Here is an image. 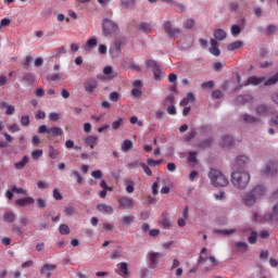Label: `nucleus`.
Masks as SVG:
<instances>
[{
	"instance_id": "nucleus-1",
	"label": "nucleus",
	"mask_w": 278,
	"mask_h": 278,
	"mask_svg": "<svg viewBox=\"0 0 278 278\" xmlns=\"http://www.w3.org/2000/svg\"><path fill=\"white\" fill-rule=\"evenodd\" d=\"M267 192L266 186L256 185L241 195V201L245 207H253L266 197Z\"/></svg>"
},
{
	"instance_id": "nucleus-2",
	"label": "nucleus",
	"mask_w": 278,
	"mask_h": 278,
	"mask_svg": "<svg viewBox=\"0 0 278 278\" xmlns=\"http://www.w3.org/2000/svg\"><path fill=\"white\" fill-rule=\"evenodd\" d=\"M230 182L235 190H247L251 184V173L247 169H233Z\"/></svg>"
},
{
	"instance_id": "nucleus-3",
	"label": "nucleus",
	"mask_w": 278,
	"mask_h": 278,
	"mask_svg": "<svg viewBox=\"0 0 278 278\" xmlns=\"http://www.w3.org/2000/svg\"><path fill=\"white\" fill-rule=\"evenodd\" d=\"M208 178L212 186L215 188H226V186H229V179H227V176L218 169H211Z\"/></svg>"
},
{
	"instance_id": "nucleus-4",
	"label": "nucleus",
	"mask_w": 278,
	"mask_h": 278,
	"mask_svg": "<svg viewBox=\"0 0 278 278\" xmlns=\"http://www.w3.org/2000/svg\"><path fill=\"white\" fill-rule=\"evenodd\" d=\"M118 34V25L112 20H103L102 22V36L104 38H113V36H116Z\"/></svg>"
},
{
	"instance_id": "nucleus-5",
	"label": "nucleus",
	"mask_w": 278,
	"mask_h": 278,
	"mask_svg": "<svg viewBox=\"0 0 278 278\" xmlns=\"http://www.w3.org/2000/svg\"><path fill=\"white\" fill-rule=\"evenodd\" d=\"M118 210H134L136 207V201L134 198H129L127 195H123L118 199Z\"/></svg>"
},
{
	"instance_id": "nucleus-6",
	"label": "nucleus",
	"mask_w": 278,
	"mask_h": 278,
	"mask_svg": "<svg viewBox=\"0 0 278 278\" xmlns=\"http://www.w3.org/2000/svg\"><path fill=\"white\" fill-rule=\"evenodd\" d=\"M262 173L268 177H275L278 173V161H269Z\"/></svg>"
},
{
	"instance_id": "nucleus-7",
	"label": "nucleus",
	"mask_w": 278,
	"mask_h": 278,
	"mask_svg": "<svg viewBox=\"0 0 278 278\" xmlns=\"http://www.w3.org/2000/svg\"><path fill=\"white\" fill-rule=\"evenodd\" d=\"M164 257V254L160 252H150L149 253V268H155L160 264V260Z\"/></svg>"
},
{
	"instance_id": "nucleus-8",
	"label": "nucleus",
	"mask_w": 278,
	"mask_h": 278,
	"mask_svg": "<svg viewBox=\"0 0 278 278\" xmlns=\"http://www.w3.org/2000/svg\"><path fill=\"white\" fill-rule=\"evenodd\" d=\"M235 164L239 166V168H244V166L251 164V156L248 154H239L235 157Z\"/></svg>"
},
{
	"instance_id": "nucleus-9",
	"label": "nucleus",
	"mask_w": 278,
	"mask_h": 278,
	"mask_svg": "<svg viewBox=\"0 0 278 278\" xmlns=\"http://www.w3.org/2000/svg\"><path fill=\"white\" fill-rule=\"evenodd\" d=\"M147 66H149V68H152L154 73V79L156 81H160V79H162V70H160V65H157V62L153 60H149L147 62Z\"/></svg>"
},
{
	"instance_id": "nucleus-10",
	"label": "nucleus",
	"mask_w": 278,
	"mask_h": 278,
	"mask_svg": "<svg viewBox=\"0 0 278 278\" xmlns=\"http://www.w3.org/2000/svg\"><path fill=\"white\" fill-rule=\"evenodd\" d=\"M164 29L166 34L170 36V38H175V36H179V34H181V28H173V25L170 24V22H166L164 24Z\"/></svg>"
},
{
	"instance_id": "nucleus-11",
	"label": "nucleus",
	"mask_w": 278,
	"mask_h": 278,
	"mask_svg": "<svg viewBox=\"0 0 278 278\" xmlns=\"http://www.w3.org/2000/svg\"><path fill=\"white\" fill-rule=\"evenodd\" d=\"M34 203H36V200H34L33 197H26L15 200V204L18 207H27L28 205H34Z\"/></svg>"
},
{
	"instance_id": "nucleus-12",
	"label": "nucleus",
	"mask_w": 278,
	"mask_h": 278,
	"mask_svg": "<svg viewBox=\"0 0 278 278\" xmlns=\"http://www.w3.org/2000/svg\"><path fill=\"white\" fill-rule=\"evenodd\" d=\"M58 268V265H53V264H45L41 267V275H43V277L46 278H51V273H53V270H55Z\"/></svg>"
},
{
	"instance_id": "nucleus-13",
	"label": "nucleus",
	"mask_w": 278,
	"mask_h": 278,
	"mask_svg": "<svg viewBox=\"0 0 278 278\" xmlns=\"http://www.w3.org/2000/svg\"><path fill=\"white\" fill-rule=\"evenodd\" d=\"M121 41H115L113 45H111L109 53L112 55V58H119L121 56Z\"/></svg>"
},
{
	"instance_id": "nucleus-14",
	"label": "nucleus",
	"mask_w": 278,
	"mask_h": 278,
	"mask_svg": "<svg viewBox=\"0 0 278 278\" xmlns=\"http://www.w3.org/2000/svg\"><path fill=\"white\" fill-rule=\"evenodd\" d=\"M97 210L101 214H106L108 216H112V214H114V207L105 203L98 204Z\"/></svg>"
},
{
	"instance_id": "nucleus-15",
	"label": "nucleus",
	"mask_w": 278,
	"mask_h": 278,
	"mask_svg": "<svg viewBox=\"0 0 278 278\" xmlns=\"http://www.w3.org/2000/svg\"><path fill=\"white\" fill-rule=\"evenodd\" d=\"M219 144L223 149H229L230 147H233V137L229 135L222 137Z\"/></svg>"
},
{
	"instance_id": "nucleus-16",
	"label": "nucleus",
	"mask_w": 278,
	"mask_h": 278,
	"mask_svg": "<svg viewBox=\"0 0 278 278\" xmlns=\"http://www.w3.org/2000/svg\"><path fill=\"white\" fill-rule=\"evenodd\" d=\"M98 87L99 83L96 79H90L85 83V90L89 94H92V92H94V90H97Z\"/></svg>"
},
{
	"instance_id": "nucleus-17",
	"label": "nucleus",
	"mask_w": 278,
	"mask_h": 278,
	"mask_svg": "<svg viewBox=\"0 0 278 278\" xmlns=\"http://www.w3.org/2000/svg\"><path fill=\"white\" fill-rule=\"evenodd\" d=\"M97 45H99V40H97V37H90L84 45V49L85 51H92V49H94Z\"/></svg>"
},
{
	"instance_id": "nucleus-18",
	"label": "nucleus",
	"mask_w": 278,
	"mask_h": 278,
	"mask_svg": "<svg viewBox=\"0 0 278 278\" xmlns=\"http://www.w3.org/2000/svg\"><path fill=\"white\" fill-rule=\"evenodd\" d=\"M210 42H211L210 53L215 58H218V55H220V49H218V41L215 39H211Z\"/></svg>"
},
{
	"instance_id": "nucleus-19",
	"label": "nucleus",
	"mask_w": 278,
	"mask_h": 278,
	"mask_svg": "<svg viewBox=\"0 0 278 278\" xmlns=\"http://www.w3.org/2000/svg\"><path fill=\"white\" fill-rule=\"evenodd\" d=\"M241 118L244 123H247L248 125H253L255 123H260V119L249 113H243L241 115Z\"/></svg>"
},
{
	"instance_id": "nucleus-20",
	"label": "nucleus",
	"mask_w": 278,
	"mask_h": 278,
	"mask_svg": "<svg viewBox=\"0 0 278 278\" xmlns=\"http://www.w3.org/2000/svg\"><path fill=\"white\" fill-rule=\"evenodd\" d=\"M252 99L253 97H251L250 94L238 96L235 100V103L237 105H245V103H249Z\"/></svg>"
},
{
	"instance_id": "nucleus-21",
	"label": "nucleus",
	"mask_w": 278,
	"mask_h": 278,
	"mask_svg": "<svg viewBox=\"0 0 278 278\" xmlns=\"http://www.w3.org/2000/svg\"><path fill=\"white\" fill-rule=\"evenodd\" d=\"M27 164H29V156L25 155L22 157L21 161L16 162L14 164L16 170H23V168H25V166H27Z\"/></svg>"
},
{
	"instance_id": "nucleus-22",
	"label": "nucleus",
	"mask_w": 278,
	"mask_h": 278,
	"mask_svg": "<svg viewBox=\"0 0 278 278\" xmlns=\"http://www.w3.org/2000/svg\"><path fill=\"white\" fill-rule=\"evenodd\" d=\"M194 93L189 92L185 99L180 101L181 108H186V105H190V103H194Z\"/></svg>"
},
{
	"instance_id": "nucleus-23",
	"label": "nucleus",
	"mask_w": 278,
	"mask_h": 278,
	"mask_svg": "<svg viewBox=\"0 0 278 278\" xmlns=\"http://www.w3.org/2000/svg\"><path fill=\"white\" fill-rule=\"evenodd\" d=\"M153 29V25L151 23L142 22L139 24V30L142 31V34H151Z\"/></svg>"
},
{
	"instance_id": "nucleus-24",
	"label": "nucleus",
	"mask_w": 278,
	"mask_h": 278,
	"mask_svg": "<svg viewBox=\"0 0 278 278\" xmlns=\"http://www.w3.org/2000/svg\"><path fill=\"white\" fill-rule=\"evenodd\" d=\"M48 155L50 160H58L60 157V150L53 148V146L48 147Z\"/></svg>"
},
{
	"instance_id": "nucleus-25",
	"label": "nucleus",
	"mask_w": 278,
	"mask_h": 278,
	"mask_svg": "<svg viewBox=\"0 0 278 278\" xmlns=\"http://www.w3.org/2000/svg\"><path fill=\"white\" fill-rule=\"evenodd\" d=\"M214 38L215 40H226L227 33L224 29L217 28L214 31Z\"/></svg>"
},
{
	"instance_id": "nucleus-26",
	"label": "nucleus",
	"mask_w": 278,
	"mask_h": 278,
	"mask_svg": "<svg viewBox=\"0 0 278 278\" xmlns=\"http://www.w3.org/2000/svg\"><path fill=\"white\" fill-rule=\"evenodd\" d=\"M244 47V43L242 41H235L227 46V49L229 51H238V49H242Z\"/></svg>"
},
{
	"instance_id": "nucleus-27",
	"label": "nucleus",
	"mask_w": 278,
	"mask_h": 278,
	"mask_svg": "<svg viewBox=\"0 0 278 278\" xmlns=\"http://www.w3.org/2000/svg\"><path fill=\"white\" fill-rule=\"evenodd\" d=\"M131 149H134V142H131L129 139L124 140L122 144V151L127 153L128 151H131Z\"/></svg>"
},
{
	"instance_id": "nucleus-28",
	"label": "nucleus",
	"mask_w": 278,
	"mask_h": 278,
	"mask_svg": "<svg viewBox=\"0 0 278 278\" xmlns=\"http://www.w3.org/2000/svg\"><path fill=\"white\" fill-rule=\"evenodd\" d=\"M97 140H99V137L97 136H88L85 139V142L88 147H90V149H94V144L97 143Z\"/></svg>"
},
{
	"instance_id": "nucleus-29",
	"label": "nucleus",
	"mask_w": 278,
	"mask_h": 278,
	"mask_svg": "<svg viewBox=\"0 0 278 278\" xmlns=\"http://www.w3.org/2000/svg\"><path fill=\"white\" fill-rule=\"evenodd\" d=\"M268 105L266 104H258L256 106V114H258L260 116H264V114H268Z\"/></svg>"
},
{
	"instance_id": "nucleus-30",
	"label": "nucleus",
	"mask_w": 278,
	"mask_h": 278,
	"mask_svg": "<svg viewBox=\"0 0 278 278\" xmlns=\"http://www.w3.org/2000/svg\"><path fill=\"white\" fill-rule=\"evenodd\" d=\"M48 134L52 137L62 136V134H64V130H62V128L60 127H51L49 128Z\"/></svg>"
},
{
	"instance_id": "nucleus-31",
	"label": "nucleus",
	"mask_w": 278,
	"mask_h": 278,
	"mask_svg": "<svg viewBox=\"0 0 278 278\" xmlns=\"http://www.w3.org/2000/svg\"><path fill=\"white\" fill-rule=\"evenodd\" d=\"M36 77L34 76V74H25L22 81H24V84H27L28 86H31V84H34Z\"/></svg>"
},
{
	"instance_id": "nucleus-32",
	"label": "nucleus",
	"mask_w": 278,
	"mask_h": 278,
	"mask_svg": "<svg viewBox=\"0 0 278 278\" xmlns=\"http://www.w3.org/2000/svg\"><path fill=\"white\" fill-rule=\"evenodd\" d=\"M62 77H64V74L62 73H55V74H49L47 76V79L49 81H60V79H62Z\"/></svg>"
},
{
	"instance_id": "nucleus-33",
	"label": "nucleus",
	"mask_w": 278,
	"mask_h": 278,
	"mask_svg": "<svg viewBox=\"0 0 278 278\" xmlns=\"http://www.w3.org/2000/svg\"><path fill=\"white\" fill-rule=\"evenodd\" d=\"M3 219L5 223H14L16 220V215L12 212L4 213Z\"/></svg>"
},
{
	"instance_id": "nucleus-34",
	"label": "nucleus",
	"mask_w": 278,
	"mask_h": 278,
	"mask_svg": "<svg viewBox=\"0 0 278 278\" xmlns=\"http://www.w3.org/2000/svg\"><path fill=\"white\" fill-rule=\"evenodd\" d=\"M59 231L61 236H68L71 233V228H68V225L61 224L59 227Z\"/></svg>"
},
{
	"instance_id": "nucleus-35",
	"label": "nucleus",
	"mask_w": 278,
	"mask_h": 278,
	"mask_svg": "<svg viewBox=\"0 0 278 278\" xmlns=\"http://www.w3.org/2000/svg\"><path fill=\"white\" fill-rule=\"evenodd\" d=\"M121 5L127 10V8H134L136 5V0H121Z\"/></svg>"
},
{
	"instance_id": "nucleus-36",
	"label": "nucleus",
	"mask_w": 278,
	"mask_h": 278,
	"mask_svg": "<svg viewBox=\"0 0 278 278\" xmlns=\"http://www.w3.org/2000/svg\"><path fill=\"white\" fill-rule=\"evenodd\" d=\"M36 207H38V210H45V207H47V199H45V198L37 199Z\"/></svg>"
},
{
	"instance_id": "nucleus-37",
	"label": "nucleus",
	"mask_w": 278,
	"mask_h": 278,
	"mask_svg": "<svg viewBox=\"0 0 278 278\" xmlns=\"http://www.w3.org/2000/svg\"><path fill=\"white\" fill-rule=\"evenodd\" d=\"M214 233H220L222 236H230V233H236V229H217Z\"/></svg>"
},
{
	"instance_id": "nucleus-38",
	"label": "nucleus",
	"mask_w": 278,
	"mask_h": 278,
	"mask_svg": "<svg viewBox=\"0 0 278 278\" xmlns=\"http://www.w3.org/2000/svg\"><path fill=\"white\" fill-rule=\"evenodd\" d=\"M242 33V28H240L239 25H232L230 28V34L231 36H240V34Z\"/></svg>"
},
{
	"instance_id": "nucleus-39",
	"label": "nucleus",
	"mask_w": 278,
	"mask_h": 278,
	"mask_svg": "<svg viewBox=\"0 0 278 278\" xmlns=\"http://www.w3.org/2000/svg\"><path fill=\"white\" fill-rule=\"evenodd\" d=\"M162 162H164V160H156V161L153 159L147 160L148 166H151L152 168H155V166H160V164H162Z\"/></svg>"
},
{
	"instance_id": "nucleus-40",
	"label": "nucleus",
	"mask_w": 278,
	"mask_h": 278,
	"mask_svg": "<svg viewBox=\"0 0 278 278\" xmlns=\"http://www.w3.org/2000/svg\"><path fill=\"white\" fill-rule=\"evenodd\" d=\"M134 218L135 217L131 215H126V216L122 217V223L124 225H126V227H129V225H131V223H134Z\"/></svg>"
},
{
	"instance_id": "nucleus-41",
	"label": "nucleus",
	"mask_w": 278,
	"mask_h": 278,
	"mask_svg": "<svg viewBox=\"0 0 278 278\" xmlns=\"http://www.w3.org/2000/svg\"><path fill=\"white\" fill-rule=\"evenodd\" d=\"M118 270L123 273V275H129V269L127 268V263H118L117 264Z\"/></svg>"
},
{
	"instance_id": "nucleus-42",
	"label": "nucleus",
	"mask_w": 278,
	"mask_h": 278,
	"mask_svg": "<svg viewBox=\"0 0 278 278\" xmlns=\"http://www.w3.org/2000/svg\"><path fill=\"white\" fill-rule=\"evenodd\" d=\"M250 244H255L257 242V231L253 230L251 236L248 238Z\"/></svg>"
},
{
	"instance_id": "nucleus-43",
	"label": "nucleus",
	"mask_w": 278,
	"mask_h": 278,
	"mask_svg": "<svg viewBox=\"0 0 278 278\" xmlns=\"http://www.w3.org/2000/svg\"><path fill=\"white\" fill-rule=\"evenodd\" d=\"M42 153L43 151L38 149V150H34L30 155L33 157V160H40V157H42Z\"/></svg>"
},
{
	"instance_id": "nucleus-44",
	"label": "nucleus",
	"mask_w": 278,
	"mask_h": 278,
	"mask_svg": "<svg viewBox=\"0 0 278 278\" xmlns=\"http://www.w3.org/2000/svg\"><path fill=\"white\" fill-rule=\"evenodd\" d=\"M188 162H190V164H197V152L191 151L188 153Z\"/></svg>"
},
{
	"instance_id": "nucleus-45",
	"label": "nucleus",
	"mask_w": 278,
	"mask_h": 278,
	"mask_svg": "<svg viewBox=\"0 0 278 278\" xmlns=\"http://www.w3.org/2000/svg\"><path fill=\"white\" fill-rule=\"evenodd\" d=\"M140 166L143 168V172L146 173V175H148V177H151V175H153L151 167H149L150 165H147V163H140Z\"/></svg>"
},
{
	"instance_id": "nucleus-46",
	"label": "nucleus",
	"mask_w": 278,
	"mask_h": 278,
	"mask_svg": "<svg viewBox=\"0 0 278 278\" xmlns=\"http://www.w3.org/2000/svg\"><path fill=\"white\" fill-rule=\"evenodd\" d=\"M267 36H274V34H277V26L276 25H269L267 26Z\"/></svg>"
},
{
	"instance_id": "nucleus-47",
	"label": "nucleus",
	"mask_w": 278,
	"mask_h": 278,
	"mask_svg": "<svg viewBox=\"0 0 278 278\" xmlns=\"http://www.w3.org/2000/svg\"><path fill=\"white\" fill-rule=\"evenodd\" d=\"M164 105H175V96L169 94V96L165 99Z\"/></svg>"
},
{
	"instance_id": "nucleus-48",
	"label": "nucleus",
	"mask_w": 278,
	"mask_h": 278,
	"mask_svg": "<svg viewBox=\"0 0 278 278\" xmlns=\"http://www.w3.org/2000/svg\"><path fill=\"white\" fill-rule=\"evenodd\" d=\"M37 188H39V190H47V188H49V182L45 180H39L37 182Z\"/></svg>"
},
{
	"instance_id": "nucleus-49",
	"label": "nucleus",
	"mask_w": 278,
	"mask_h": 278,
	"mask_svg": "<svg viewBox=\"0 0 278 278\" xmlns=\"http://www.w3.org/2000/svg\"><path fill=\"white\" fill-rule=\"evenodd\" d=\"M53 199L55 201H62V199H64V197H62V192H60L59 189H53Z\"/></svg>"
},
{
	"instance_id": "nucleus-50",
	"label": "nucleus",
	"mask_w": 278,
	"mask_h": 278,
	"mask_svg": "<svg viewBox=\"0 0 278 278\" xmlns=\"http://www.w3.org/2000/svg\"><path fill=\"white\" fill-rule=\"evenodd\" d=\"M91 177H93V179H102L103 178V172H101V169L93 170L91 173Z\"/></svg>"
},
{
	"instance_id": "nucleus-51",
	"label": "nucleus",
	"mask_w": 278,
	"mask_h": 278,
	"mask_svg": "<svg viewBox=\"0 0 278 278\" xmlns=\"http://www.w3.org/2000/svg\"><path fill=\"white\" fill-rule=\"evenodd\" d=\"M192 27H194V20H192V18L187 20L184 24V28L185 29H192Z\"/></svg>"
},
{
	"instance_id": "nucleus-52",
	"label": "nucleus",
	"mask_w": 278,
	"mask_h": 278,
	"mask_svg": "<svg viewBox=\"0 0 278 278\" xmlns=\"http://www.w3.org/2000/svg\"><path fill=\"white\" fill-rule=\"evenodd\" d=\"M49 118H50V121H52L53 123H55V122L60 121V113H58V112H51V113L49 114Z\"/></svg>"
},
{
	"instance_id": "nucleus-53",
	"label": "nucleus",
	"mask_w": 278,
	"mask_h": 278,
	"mask_svg": "<svg viewBox=\"0 0 278 278\" xmlns=\"http://www.w3.org/2000/svg\"><path fill=\"white\" fill-rule=\"evenodd\" d=\"M197 136V129H192L186 137L185 140L186 142H190Z\"/></svg>"
},
{
	"instance_id": "nucleus-54",
	"label": "nucleus",
	"mask_w": 278,
	"mask_h": 278,
	"mask_svg": "<svg viewBox=\"0 0 278 278\" xmlns=\"http://www.w3.org/2000/svg\"><path fill=\"white\" fill-rule=\"evenodd\" d=\"M98 53H100V55H105L108 53V46L101 43L98 48Z\"/></svg>"
},
{
	"instance_id": "nucleus-55",
	"label": "nucleus",
	"mask_w": 278,
	"mask_h": 278,
	"mask_svg": "<svg viewBox=\"0 0 278 278\" xmlns=\"http://www.w3.org/2000/svg\"><path fill=\"white\" fill-rule=\"evenodd\" d=\"M123 125V118L119 117L118 119L114 121L112 124L113 129H118Z\"/></svg>"
},
{
	"instance_id": "nucleus-56",
	"label": "nucleus",
	"mask_w": 278,
	"mask_h": 278,
	"mask_svg": "<svg viewBox=\"0 0 278 278\" xmlns=\"http://www.w3.org/2000/svg\"><path fill=\"white\" fill-rule=\"evenodd\" d=\"M21 125H23V127H27V125H29V117H28V115H23L21 117Z\"/></svg>"
},
{
	"instance_id": "nucleus-57",
	"label": "nucleus",
	"mask_w": 278,
	"mask_h": 278,
	"mask_svg": "<svg viewBox=\"0 0 278 278\" xmlns=\"http://www.w3.org/2000/svg\"><path fill=\"white\" fill-rule=\"evenodd\" d=\"M12 192H16L17 194H25V195L27 194V190L18 187H13Z\"/></svg>"
},
{
	"instance_id": "nucleus-58",
	"label": "nucleus",
	"mask_w": 278,
	"mask_h": 278,
	"mask_svg": "<svg viewBox=\"0 0 278 278\" xmlns=\"http://www.w3.org/2000/svg\"><path fill=\"white\" fill-rule=\"evenodd\" d=\"M14 112H16V109H14L13 105H7V111H5V114L7 116H12V114H14Z\"/></svg>"
},
{
	"instance_id": "nucleus-59",
	"label": "nucleus",
	"mask_w": 278,
	"mask_h": 278,
	"mask_svg": "<svg viewBox=\"0 0 278 278\" xmlns=\"http://www.w3.org/2000/svg\"><path fill=\"white\" fill-rule=\"evenodd\" d=\"M131 94H132V97L138 99V97H142V91L138 88H135V89L131 90Z\"/></svg>"
},
{
	"instance_id": "nucleus-60",
	"label": "nucleus",
	"mask_w": 278,
	"mask_h": 278,
	"mask_svg": "<svg viewBox=\"0 0 278 278\" xmlns=\"http://www.w3.org/2000/svg\"><path fill=\"white\" fill-rule=\"evenodd\" d=\"M214 198L216 199V201H223V199H225V191H219L218 193H215Z\"/></svg>"
},
{
	"instance_id": "nucleus-61",
	"label": "nucleus",
	"mask_w": 278,
	"mask_h": 278,
	"mask_svg": "<svg viewBox=\"0 0 278 278\" xmlns=\"http://www.w3.org/2000/svg\"><path fill=\"white\" fill-rule=\"evenodd\" d=\"M118 92H112L109 97L110 101H113V103H116V101H118Z\"/></svg>"
},
{
	"instance_id": "nucleus-62",
	"label": "nucleus",
	"mask_w": 278,
	"mask_h": 278,
	"mask_svg": "<svg viewBox=\"0 0 278 278\" xmlns=\"http://www.w3.org/2000/svg\"><path fill=\"white\" fill-rule=\"evenodd\" d=\"M5 84H8V76H5L4 74L0 75V88L5 86Z\"/></svg>"
},
{
	"instance_id": "nucleus-63",
	"label": "nucleus",
	"mask_w": 278,
	"mask_h": 278,
	"mask_svg": "<svg viewBox=\"0 0 278 278\" xmlns=\"http://www.w3.org/2000/svg\"><path fill=\"white\" fill-rule=\"evenodd\" d=\"M31 144L33 147H38V144H40V138L38 136H34L31 138Z\"/></svg>"
},
{
	"instance_id": "nucleus-64",
	"label": "nucleus",
	"mask_w": 278,
	"mask_h": 278,
	"mask_svg": "<svg viewBox=\"0 0 278 278\" xmlns=\"http://www.w3.org/2000/svg\"><path fill=\"white\" fill-rule=\"evenodd\" d=\"M214 86V80H208L202 84V88H212Z\"/></svg>"
}]
</instances>
